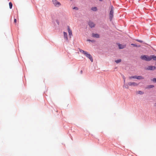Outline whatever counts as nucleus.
Instances as JSON below:
<instances>
[{
    "mask_svg": "<svg viewBox=\"0 0 156 156\" xmlns=\"http://www.w3.org/2000/svg\"><path fill=\"white\" fill-rule=\"evenodd\" d=\"M145 69L148 70H153L156 69V67L152 66H149L146 68Z\"/></svg>",
    "mask_w": 156,
    "mask_h": 156,
    "instance_id": "3",
    "label": "nucleus"
},
{
    "mask_svg": "<svg viewBox=\"0 0 156 156\" xmlns=\"http://www.w3.org/2000/svg\"><path fill=\"white\" fill-rule=\"evenodd\" d=\"M111 10L110 11V13H109V18L111 20L113 17V10H114V8L112 6H111Z\"/></svg>",
    "mask_w": 156,
    "mask_h": 156,
    "instance_id": "2",
    "label": "nucleus"
},
{
    "mask_svg": "<svg viewBox=\"0 0 156 156\" xmlns=\"http://www.w3.org/2000/svg\"><path fill=\"white\" fill-rule=\"evenodd\" d=\"M154 87V86L153 85H148L146 87V88H151Z\"/></svg>",
    "mask_w": 156,
    "mask_h": 156,
    "instance_id": "13",
    "label": "nucleus"
},
{
    "mask_svg": "<svg viewBox=\"0 0 156 156\" xmlns=\"http://www.w3.org/2000/svg\"><path fill=\"white\" fill-rule=\"evenodd\" d=\"M91 9L93 11H95L97 10V8L95 7H92L91 8Z\"/></svg>",
    "mask_w": 156,
    "mask_h": 156,
    "instance_id": "15",
    "label": "nucleus"
},
{
    "mask_svg": "<svg viewBox=\"0 0 156 156\" xmlns=\"http://www.w3.org/2000/svg\"><path fill=\"white\" fill-rule=\"evenodd\" d=\"M140 58L142 60H143L147 61H150L152 59L154 61H156V56L154 55H151L150 56H148L147 55H143L141 56Z\"/></svg>",
    "mask_w": 156,
    "mask_h": 156,
    "instance_id": "1",
    "label": "nucleus"
},
{
    "mask_svg": "<svg viewBox=\"0 0 156 156\" xmlns=\"http://www.w3.org/2000/svg\"><path fill=\"white\" fill-rule=\"evenodd\" d=\"M88 41H92V42H93V41H91V40H88Z\"/></svg>",
    "mask_w": 156,
    "mask_h": 156,
    "instance_id": "25",
    "label": "nucleus"
},
{
    "mask_svg": "<svg viewBox=\"0 0 156 156\" xmlns=\"http://www.w3.org/2000/svg\"><path fill=\"white\" fill-rule=\"evenodd\" d=\"M9 4L10 9H11L12 8V3L11 2H9Z\"/></svg>",
    "mask_w": 156,
    "mask_h": 156,
    "instance_id": "17",
    "label": "nucleus"
},
{
    "mask_svg": "<svg viewBox=\"0 0 156 156\" xmlns=\"http://www.w3.org/2000/svg\"><path fill=\"white\" fill-rule=\"evenodd\" d=\"M17 20H16V19H14V23H16Z\"/></svg>",
    "mask_w": 156,
    "mask_h": 156,
    "instance_id": "24",
    "label": "nucleus"
},
{
    "mask_svg": "<svg viewBox=\"0 0 156 156\" xmlns=\"http://www.w3.org/2000/svg\"><path fill=\"white\" fill-rule=\"evenodd\" d=\"M73 9H75L76 10H78V9L77 7H74L73 8Z\"/></svg>",
    "mask_w": 156,
    "mask_h": 156,
    "instance_id": "21",
    "label": "nucleus"
},
{
    "mask_svg": "<svg viewBox=\"0 0 156 156\" xmlns=\"http://www.w3.org/2000/svg\"><path fill=\"white\" fill-rule=\"evenodd\" d=\"M152 81L156 83V78H153L152 80Z\"/></svg>",
    "mask_w": 156,
    "mask_h": 156,
    "instance_id": "20",
    "label": "nucleus"
},
{
    "mask_svg": "<svg viewBox=\"0 0 156 156\" xmlns=\"http://www.w3.org/2000/svg\"><path fill=\"white\" fill-rule=\"evenodd\" d=\"M124 82L125 83V79H124Z\"/></svg>",
    "mask_w": 156,
    "mask_h": 156,
    "instance_id": "30",
    "label": "nucleus"
},
{
    "mask_svg": "<svg viewBox=\"0 0 156 156\" xmlns=\"http://www.w3.org/2000/svg\"><path fill=\"white\" fill-rule=\"evenodd\" d=\"M63 34L64 38L67 41L68 39V38L67 37V33L66 32H64Z\"/></svg>",
    "mask_w": 156,
    "mask_h": 156,
    "instance_id": "10",
    "label": "nucleus"
},
{
    "mask_svg": "<svg viewBox=\"0 0 156 156\" xmlns=\"http://www.w3.org/2000/svg\"><path fill=\"white\" fill-rule=\"evenodd\" d=\"M67 29L69 34V36H71L72 35V30H71L69 26H68L67 27Z\"/></svg>",
    "mask_w": 156,
    "mask_h": 156,
    "instance_id": "8",
    "label": "nucleus"
},
{
    "mask_svg": "<svg viewBox=\"0 0 156 156\" xmlns=\"http://www.w3.org/2000/svg\"><path fill=\"white\" fill-rule=\"evenodd\" d=\"M53 3L55 6L58 7L61 5L60 2H58L56 0H52Z\"/></svg>",
    "mask_w": 156,
    "mask_h": 156,
    "instance_id": "5",
    "label": "nucleus"
},
{
    "mask_svg": "<svg viewBox=\"0 0 156 156\" xmlns=\"http://www.w3.org/2000/svg\"><path fill=\"white\" fill-rule=\"evenodd\" d=\"M138 94H144V92L141 91H138Z\"/></svg>",
    "mask_w": 156,
    "mask_h": 156,
    "instance_id": "19",
    "label": "nucleus"
},
{
    "mask_svg": "<svg viewBox=\"0 0 156 156\" xmlns=\"http://www.w3.org/2000/svg\"><path fill=\"white\" fill-rule=\"evenodd\" d=\"M136 79L138 80H142V79H144V78L141 76H136Z\"/></svg>",
    "mask_w": 156,
    "mask_h": 156,
    "instance_id": "12",
    "label": "nucleus"
},
{
    "mask_svg": "<svg viewBox=\"0 0 156 156\" xmlns=\"http://www.w3.org/2000/svg\"><path fill=\"white\" fill-rule=\"evenodd\" d=\"M154 106H156V103H154Z\"/></svg>",
    "mask_w": 156,
    "mask_h": 156,
    "instance_id": "26",
    "label": "nucleus"
},
{
    "mask_svg": "<svg viewBox=\"0 0 156 156\" xmlns=\"http://www.w3.org/2000/svg\"><path fill=\"white\" fill-rule=\"evenodd\" d=\"M85 55L88 58H89L90 60L91 61V62H93V60L92 56L90 54L88 53L87 52L85 54Z\"/></svg>",
    "mask_w": 156,
    "mask_h": 156,
    "instance_id": "4",
    "label": "nucleus"
},
{
    "mask_svg": "<svg viewBox=\"0 0 156 156\" xmlns=\"http://www.w3.org/2000/svg\"><path fill=\"white\" fill-rule=\"evenodd\" d=\"M118 46L119 49H123L126 47L125 45H122L120 44H119Z\"/></svg>",
    "mask_w": 156,
    "mask_h": 156,
    "instance_id": "11",
    "label": "nucleus"
},
{
    "mask_svg": "<svg viewBox=\"0 0 156 156\" xmlns=\"http://www.w3.org/2000/svg\"><path fill=\"white\" fill-rule=\"evenodd\" d=\"M131 45H133L134 47H137V46L136 45L134 44H131Z\"/></svg>",
    "mask_w": 156,
    "mask_h": 156,
    "instance_id": "23",
    "label": "nucleus"
},
{
    "mask_svg": "<svg viewBox=\"0 0 156 156\" xmlns=\"http://www.w3.org/2000/svg\"><path fill=\"white\" fill-rule=\"evenodd\" d=\"M136 76H131L129 77V78L130 79H136Z\"/></svg>",
    "mask_w": 156,
    "mask_h": 156,
    "instance_id": "16",
    "label": "nucleus"
},
{
    "mask_svg": "<svg viewBox=\"0 0 156 156\" xmlns=\"http://www.w3.org/2000/svg\"><path fill=\"white\" fill-rule=\"evenodd\" d=\"M136 41H138V42H140V43H142V42H143V41H141V40H136Z\"/></svg>",
    "mask_w": 156,
    "mask_h": 156,
    "instance_id": "22",
    "label": "nucleus"
},
{
    "mask_svg": "<svg viewBox=\"0 0 156 156\" xmlns=\"http://www.w3.org/2000/svg\"><path fill=\"white\" fill-rule=\"evenodd\" d=\"M80 51L84 55H85V54L87 52V51H84L83 50H81V49L80 50Z\"/></svg>",
    "mask_w": 156,
    "mask_h": 156,
    "instance_id": "14",
    "label": "nucleus"
},
{
    "mask_svg": "<svg viewBox=\"0 0 156 156\" xmlns=\"http://www.w3.org/2000/svg\"><path fill=\"white\" fill-rule=\"evenodd\" d=\"M81 73H82V70H81Z\"/></svg>",
    "mask_w": 156,
    "mask_h": 156,
    "instance_id": "28",
    "label": "nucleus"
},
{
    "mask_svg": "<svg viewBox=\"0 0 156 156\" xmlns=\"http://www.w3.org/2000/svg\"><path fill=\"white\" fill-rule=\"evenodd\" d=\"M101 1H102L103 0H99Z\"/></svg>",
    "mask_w": 156,
    "mask_h": 156,
    "instance_id": "29",
    "label": "nucleus"
},
{
    "mask_svg": "<svg viewBox=\"0 0 156 156\" xmlns=\"http://www.w3.org/2000/svg\"><path fill=\"white\" fill-rule=\"evenodd\" d=\"M88 25L91 28L94 27L95 25V24L92 21H89L88 23Z\"/></svg>",
    "mask_w": 156,
    "mask_h": 156,
    "instance_id": "6",
    "label": "nucleus"
},
{
    "mask_svg": "<svg viewBox=\"0 0 156 156\" xmlns=\"http://www.w3.org/2000/svg\"><path fill=\"white\" fill-rule=\"evenodd\" d=\"M125 87H126V88H128V86H126Z\"/></svg>",
    "mask_w": 156,
    "mask_h": 156,
    "instance_id": "27",
    "label": "nucleus"
},
{
    "mask_svg": "<svg viewBox=\"0 0 156 156\" xmlns=\"http://www.w3.org/2000/svg\"><path fill=\"white\" fill-rule=\"evenodd\" d=\"M128 84L129 86H136L138 85V84L135 82H129Z\"/></svg>",
    "mask_w": 156,
    "mask_h": 156,
    "instance_id": "7",
    "label": "nucleus"
},
{
    "mask_svg": "<svg viewBox=\"0 0 156 156\" xmlns=\"http://www.w3.org/2000/svg\"><path fill=\"white\" fill-rule=\"evenodd\" d=\"M92 36L93 37H96L97 38L99 37V35L97 34L93 33L92 34Z\"/></svg>",
    "mask_w": 156,
    "mask_h": 156,
    "instance_id": "9",
    "label": "nucleus"
},
{
    "mask_svg": "<svg viewBox=\"0 0 156 156\" xmlns=\"http://www.w3.org/2000/svg\"><path fill=\"white\" fill-rule=\"evenodd\" d=\"M121 62V60L120 59H118L117 60L115 61V62L117 63H118Z\"/></svg>",
    "mask_w": 156,
    "mask_h": 156,
    "instance_id": "18",
    "label": "nucleus"
}]
</instances>
